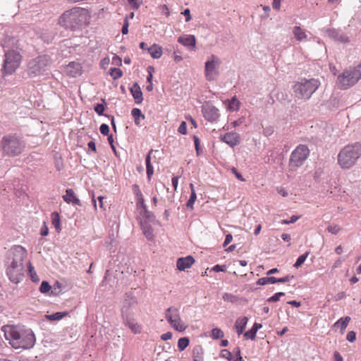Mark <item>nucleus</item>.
<instances>
[{
  "mask_svg": "<svg viewBox=\"0 0 361 361\" xmlns=\"http://www.w3.org/2000/svg\"><path fill=\"white\" fill-rule=\"evenodd\" d=\"M204 352L200 345H195L192 349L193 361H203Z\"/></svg>",
  "mask_w": 361,
  "mask_h": 361,
  "instance_id": "nucleus-26",
  "label": "nucleus"
},
{
  "mask_svg": "<svg viewBox=\"0 0 361 361\" xmlns=\"http://www.w3.org/2000/svg\"><path fill=\"white\" fill-rule=\"evenodd\" d=\"M345 259H341V258H339L335 262L334 264H333L332 266V269H335L336 268H339L342 266V264L343 262Z\"/></svg>",
  "mask_w": 361,
  "mask_h": 361,
  "instance_id": "nucleus-56",
  "label": "nucleus"
},
{
  "mask_svg": "<svg viewBox=\"0 0 361 361\" xmlns=\"http://www.w3.org/2000/svg\"><path fill=\"white\" fill-rule=\"evenodd\" d=\"M178 131L182 135H185L187 133V124L185 121L181 122Z\"/></svg>",
  "mask_w": 361,
  "mask_h": 361,
  "instance_id": "nucleus-47",
  "label": "nucleus"
},
{
  "mask_svg": "<svg viewBox=\"0 0 361 361\" xmlns=\"http://www.w3.org/2000/svg\"><path fill=\"white\" fill-rule=\"evenodd\" d=\"M128 26H129V23H128V17H126V18L124 19L123 25V27H122V30H121V32H122L123 35L128 34Z\"/></svg>",
  "mask_w": 361,
  "mask_h": 361,
  "instance_id": "nucleus-49",
  "label": "nucleus"
},
{
  "mask_svg": "<svg viewBox=\"0 0 361 361\" xmlns=\"http://www.w3.org/2000/svg\"><path fill=\"white\" fill-rule=\"evenodd\" d=\"M87 19V11L84 8L75 7L66 11L61 16L59 23L61 25L71 30L81 25Z\"/></svg>",
  "mask_w": 361,
  "mask_h": 361,
  "instance_id": "nucleus-5",
  "label": "nucleus"
},
{
  "mask_svg": "<svg viewBox=\"0 0 361 361\" xmlns=\"http://www.w3.org/2000/svg\"><path fill=\"white\" fill-rule=\"evenodd\" d=\"M245 121V117H241L239 119L232 122L231 125L233 128H235V127L239 126L242 125L243 123H244Z\"/></svg>",
  "mask_w": 361,
  "mask_h": 361,
  "instance_id": "nucleus-53",
  "label": "nucleus"
},
{
  "mask_svg": "<svg viewBox=\"0 0 361 361\" xmlns=\"http://www.w3.org/2000/svg\"><path fill=\"white\" fill-rule=\"evenodd\" d=\"M190 340L188 337H183L178 339V348L181 352L183 351L189 345Z\"/></svg>",
  "mask_w": 361,
  "mask_h": 361,
  "instance_id": "nucleus-37",
  "label": "nucleus"
},
{
  "mask_svg": "<svg viewBox=\"0 0 361 361\" xmlns=\"http://www.w3.org/2000/svg\"><path fill=\"white\" fill-rule=\"evenodd\" d=\"M202 112L204 118L210 122L216 121L219 116L218 109L209 104L202 106Z\"/></svg>",
  "mask_w": 361,
  "mask_h": 361,
  "instance_id": "nucleus-14",
  "label": "nucleus"
},
{
  "mask_svg": "<svg viewBox=\"0 0 361 361\" xmlns=\"http://www.w3.org/2000/svg\"><path fill=\"white\" fill-rule=\"evenodd\" d=\"M109 74L113 78V79L116 80L122 76L123 72L120 68H111L109 69Z\"/></svg>",
  "mask_w": 361,
  "mask_h": 361,
  "instance_id": "nucleus-38",
  "label": "nucleus"
},
{
  "mask_svg": "<svg viewBox=\"0 0 361 361\" xmlns=\"http://www.w3.org/2000/svg\"><path fill=\"white\" fill-rule=\"evenodd\" d=\"M99 130L104 135H108L109 133V127L107 124L103 123L100 126Z\"/></svg>",
  "mask_w": 361,
  "mask_h": 361,
  "instance_id": "nucleus-46",
  "label": "nucleus"
},
{
  "mask_svg": "<svg viewBox=\"0 0 361 361\" xmlns=\"http://www.w3.org/2000/svg\"><path fill=\"white\" fill-rule=\"evenodd\" d=\"M222 298L224 301H226V302H228L231 303H235L238 300V298L236 295H233L231 293H224L223 295Z\"/></svg>",
  "mask_w": 361,
  "mask_h": 361,
  "instance_id": "nucleus-39",
  "label": "nucleus"
},
{
  "mask_svg": "<svg viewBox=\"0 0 361 361\" xmlns=\"http://www.w3.org/2000/svg\"><path fill=\"white\" fill-rule=\"evenodd\" d=\"M63 200L68 204H72L73 205H81L80 200L76 197L74 191L72 189H67L66 194L63 195Z\"/></svg>",
  "mask_w": 361,
  "mask_h": 361,
  "instance_id": "nucleus-19",
  "label": "nucleus"
},
{
  "mask_svg": "<svg viewBox=\"0 0 361 361\" xmlns=\"http://www.w3.org/2000/svg\"><path fill=\"white\" fill-rule=\"evenodd\" d=\"M276 283V278L274 276L262 277L257 280V284L259 286H264L267 284H273Z\"/></svg>",
  "mask_w": 361,
  "mask_h": 361,
  "instance_id": "nucleus-34",
  "label": "nucleus"
},
{
  "mask_svg": "<svg viewBox=\"0 0 361 361\" xmlns=\"http://www.w3.org/2000/svg\"><path fill=\"white\" fill-rule=\"evenodd\" d=\"M221 140L233 147L240 143V135L236 133H227L221 135Z\"/></svg>",
  "mask_w": 361,
  "mask_h": 361,
  "instance_id": "nucleus-16",
  "label": "nucleus"
},
{
  "mask_svg": "<svg viewBox=\"0 0 361 361\" xmlns=\"http://www.w3.org/2000/svg\"><path fill=\"white\" fill-rule=\"evenodd\" d=\"M154 152L153 149H151L148 154L147 155L146 157V160H145V162H146V168H147V178L149 179L151 176L154 173V169H153V166H152L151 164V154L152 153Z\"/></svg>",
  "mask_w": 361,
  "mask_h": 361,
  "instance_id": "nucleus-32",
  "label": "nucleus"
},
{
  "mask_svg": "<svg viewBox=\"0 0 361 361\" xmlns=\"http://www.w3.org/2000/svg\"><path fill=\"white\" fill-rule=\"evenodd\" d=\"M194 262V258L192 256H188L186 257L178 258L176 262V266L178 269L183 271L190 267Z\"/></svg>",
  "mask_w": 361,
  "mask_h": 361,
  "instance_id": "nucleus-18",
  "label": "nucleus"
},
{
  "mask_svg": "<svg viewBox=\"0 0 361 361\" xmlns=\"http://www.w3.org/2000/svg\"><path fill=\"white\" fill-rule=\"evenodd\" d=\"M361 79V62L356 66L349 67L338 75L336 84L341 90H347Z\"/></svg>",
  "mask_w": 361,
  "mask_h": 361,
  "instance_id": "nucleus-7",
  "label": "nucleus"
},
{
  "mask_svg": "<svg viewBox=\"0 0 361 361\" xmlns=\"http://www.w3.org/2000/svg\"><path fill=\"white\" fill-rule=\"evenodd\" d=\"M361 156V143L355 142L344 147L338 153V162L343 169H350Z\"/></svg>",
  "mask_w": 361,
  "mask_h": 361,
  "instance_id": "nucleus-4",
  "label": "nucleus"
},
{
  "mask_svg": "<svg viewBox=\"0 0 361 361\" xmlns=\"http://www.w3.org/2000/svg\"><path fill=\"white\" fill-rule=\"evenodd\" d=\"M196 198H197V195L195 193V190H192V192H191L190 197L186 203V206H187L188 209H193V204L196 200Z\"/></svg>",
  "mask_w": 361,
  "mask_h": 361,
  "instance_id": "nucleus-42",
  "label": "nucleus"
},
{
  "mask_svg": "<svg viewBox=\"0 0 361 361\" xmlns=\"http://www.w3.org/2000/svg\"><path fill=\"white\" fill-rule=\"evenodd\" d=\"M193 139H194L195 147L197 154H199L200 150V140L199 137L196 135H194Z\"/></svg>",
  "mask_w": 361,
  "mask_h": 361,
  "instance_id": "nucleus-54",
  "label": "nucleus"
},
{
  "mask_svg": "<svg viewBox=\"0 0 361 361\" xmlns=\"http://www.w3.org/2000/svg\"><path fill=\"white\" fill-rule=\"evenodd\" d=\"M131 115L134 118L136 125L140 124V118H142V119L145 118V115L142 114L141 110L137 108L133 109L131 111Z\"/></svg>",
  "mask_w": 361,
  "mask_h": 361,
  "instance_id": "nucleus-35",
  "label": "nucleus"
},
{
  "mask_svg": "<svg viewBox=\"0 0 361 361\" xmlns=\"http://www.w3.org/2000/svg\"><path fill=\"white\" fill-rule=\"evenodd\" d=\"M310 154V150L305 145H299L291 153L288 166L290 171H296L306 161Z\"/></svg>",
  "mask_w": 361,
  "mask_h": 361,
  "instance_id": "nucleus-9",
  "label": "nucleus"
},
{
  "mask_svg": "<svg viewBox=\"0 0 361 361\" xmlns=\"http://www.w3.org/2000/svg\"><path fill=\"white\" fill-rule=\"evenodd\" d=\"M142 230L144 235L148 240H153V238H154L153 228L150 225H149L146 223L142 224Z\"/></svg>",
  "mask_w": 361,
  "mask_h": 361,
  "instance_id": "nucleus-31",
  "label": "nucleus"
},
{
  "mask_svg": "<svg viewBox=\"0 0 361 361\" xmlns=\"http://www.w3.org/2000/svg\"><path fill=\"white\" fill-rule=\"evenodd\" d=\"M151 70L153 71L154 70V68L152 67V66H149L148 68H147V71L149 72V75L147 77V82H149V83H152V74L151 73Z\"/></svg>",
  "mask_w": 361,
  "mask_h": 361,
  "instance_id": "nucleus-62",
  "label": "nucleus"
},
{
  "mask_svg": "<svg viewBox=\"0 0 361 361\" xmlns=\"http://www.w3.org/2000/svg\"><path fill=\"white\" fill-rule=\"evenodd\" d=\"M128 2L133 9H137L142 4V0H128Z\"/></svg>",
  "mask_w": 361,
  "mask_h": 361,
  "instance_id": "nucleus-45",
  "label": "nucleus"
},
{
  "mask_svg": "<svg viewBox=\"0 0 361 361\" xmlns=\"http://www.w3.org/2000/svg\"><path fill=\"white\" fill-rule=\"evenodd\" d=\"M248 319L246 317H241L237 319L235 324V328L238 336L243 334L245 330Z\"/></svg>",
  "mask_w": 361,
  "mask_h": 361,
  "instance_id": "nucleus-22",
  "label": "nucleus"
},
{
  "mask_svg": "<svg viewBox=\"0 0 361 361\" xmlns=\"http://www.w3.org/2000/svg\"><path fill=\"white\" fill-rule=\"evenodd\" d=\"M224 332L219 328H214L212 330V337L214 339L223 338Z\"/></svg>",
  "mask_w": 361,
  "mask_h": 361,
  "instance_id": "nucleus-43",
  "label": "nucleus"
},
{
  "mask_svg": "<svg viewBox=\"0 0 361 361\" xmlns=\"http://www.w3.org/2000/svg\"><path fill=\"white\" fill-rule=\"evenodd\" d=\"M165 317L172 328L176 331L182 332L187 329V325L183 322L180 318V311L177 307L174 306L169 307L166 310Z\"/></svg>",
  "mask_w": 361,
  "mask_h": 361,
  "instance_id": "nucleus-11",
  "label": "nucleus"
},
{
  "mask_svg": "<svg viewBox=\"0 0 361 361\" xmlns=\"http://www.w3.org/2000/svg\"><path fill=\"white\" fill-rule=\"evenodd\" d=\"M327 34L330 38L341 43H348L350 42L349 37L343 32H340L336 29H329Z\"/></svg>",
  "mask_w": 361,
  "mask_h": 361,
  "instance_id": "nucleus-15",
  "label": "nucleus"
},
{
  "mask_svg": "<svg viewBox=\"0 0 361 361\" xmlns=\"http://www.w3.org/2000/svg\"><path fill=\"white\" fill-rule=\"evenodd\" d=\"M232 171H233V173L235 175V177H236L238 180H241V181H245V179L243 178V176H242V175H241V174H240V173L237 171V169H236L233 168Z\"/></svg>",
  "mask_w": 361,
  "mask_h": 361,
  "instance_id": "nucleus-61",
  "label": "nucleus"
},
{
  "mask_svg": "<svg viewBox=\"0 0 361 361\" xmlns=\"http://www.w3.org/2000/svg\"><path fill=\"white\" fill-rule=\"evenodd\" d=\"M130 92L136 104H140L142 102V92L137 82L134 83L130 87Z\"/></svg>",
  "mask_w": 361,
  "mask_h": 361,
  "instance_id": "nucleus-20",
  "label": "nucleus"
},
{
  "mask_svg": "<svg viewBox=\"0 0 361 361\" xmlns=\"http://www.w3.org/2000/svg\"><path fill=\"white\" fill-rule=\"evenodd\" d=\"M240 103V102L235 97H233L228 104V109L231 111H237L239 109Z\"/></svg>",
  "mask_w": 361,
  "mask_h": 361,
  "instance_id": "nucleus-41",
  "label": "nucleus"
},
{
  "mask_svg": "<svg viewBox=\"0 0 361 361\" xmlns=\"http://www.w3.org/2000/svg\"><path fill=\"white\" fill-rule=\"evenodd\" d=\"M309 254H310L309 252H306L303 255L299 256L298 258L297 259L295 263L293 265L294 267H295L296 269L299 268L305 262V261L307 258Z\"/></svg>",
  "mask_w": 361,
  "mask_h": 361,
  "instance_id": "nucleus-40",
  "label": "nucleus"
},
{
  "mask_svg": "<svg viewBox=\"0 0 361 361\" xmlns=\"http://www.w3.org/2000/svg\"><path fill=\"white\" fill-rule=\"evenodd\" d=\"M5 338L16 349H29L35 343V336L30 329L20 326L5 325L1 327Z\"/></svg>",
  "mask_w": 361,
  "mask_h": 361,
  "instance_id": "nucleus-3",
  "label": "nucleus"
},
{
  "mask_svg": "<svg viewBox=\"0 0 361 361\" xmlns=\"http://www.w3.org/2000/svg\"><path fill=\"white\" fill-rule=\"evenodd\" d=\"M262 326V325L261 324L255 323L251 329L244 334L245 339L254 340L258 329H261Z\"/></svg>",
  "mask_w": 361,
  "mask_h": 361,
  "instance_id": "nucleus-24",
  "label": "nucleus"
},
{
  "mask_svg": "<svg viewBox=\"0 0 361 361\" xmlns=\"http://www.w3.org/2000/svg\"><path fill=\"white\" fill-rule=\"evenodd\" d=\"M350 319H351L349 316H347L343 318H341L334 324L333 327L334 328L340 327L341 333L343 334V332L345 330V329L347 328Z\"/></svg>",
  "mask_w": 361,
  "mask_h": 361,
  "instance_id": "nucleus-27",
  "label": "nucleus"
},
{
  "mask_svg": "<svg viewBox=\"0 0 361 361\" xmlns=\"http://www.w3.org/2000/svg\"><path fill=\"white\" fill-rule=\"evenodd\" d=\"M341 230V226L336 224H330L327 227L328 232L334 235L337 234Z\"/></svg>",
  "mask_w": 361,
  "mask_h": 361,
  "instance_id": "nucleus-44",
  "label": "nucleus"
},
{
  "mask_svg": "<svg viewBox=\"0 0 361 361\" xmlns=\"http://www.w3.org/2000/svg\"><path fill=\"white\" fill-rule=\"evenodd\" d=\"M25 146L23 140L13 135H6L1 140L3 152L10 157H16L21 154Z\"/></svg>",
  "mask_w": 361,
  "mask_h": 361,
  "instance_id": "nucleus-8",
  "label": "nucleus"
},
{
  "mask_svg": "<svg viewBox=\"0 0 361 361\" xmlns=\"http://www.w3.org/2000/svg\"><path fill=\"white\" fill-rule=\"evenodd\" d=\"M221 356L222 357H224V358L227 359L228 360H232L231 353L230 351H228V350H226V349L221 350Z\"/></svg>",
  "mask_w": 361,
  "mask_h": 361,
  "instance_id": "nucleus-48",
  "label": "nucleus"
},
{
  "mask_svg": "<svg viewBox=\"0 0 361 361\" xmlns=\"http://www.w3.org/2000/svg\"><path fill=\"white\" fill-rule=\"evenodd\" d=\"M183 15L185 16V21L189 22L191 20V15H190V11L189 8H186L184 10V11L182 13Z\"/></svg>",
  "mask_w": 361,
  "mask_h": 361,
  "instance_id": "nucleus-58",
  "label": "nucleus"
},
{
  "mask_svg": "<svg viewBox=\"0 0 361 361\" xmlns=\"http://www.w3.org/2000/svg\"><path fill=\"white\" fill-rule=\"evenodd\" d=\"M136 304V298L130 293H126L123 305L121 307L122 317L133 316V309L135 307Z\"/></svg>",
  "mask_w": 361,
  "mask_h": 361,
  "instance_id": "nucleus-12",
  "label": "nucleus"
},
{
  "mask_svg": "<svg viewBox=\"0 0 361 361\" xmlns=\"http://www.w3.org/2000/svg\"><path fill=\"white\" fill-rule=\"evenodd\" d=\"M212 270L214 271H216V272H219V271H226V265L216 264V265H215L212 268Z\"/></svg>",
  "mask_w": 361,
  "mask_h": 361,
  "instance_id": "nucleus-55",
  "label": "nucleus"
},
{
  "mask_svg": "<svg viewBox=\"0 0 361 361\" xmlns=\"http://www.w3.org/2000/svg\"><path fill=\"white\" fill-rule=\"evenodd\" d=\"M221 64V59L214 54L207 59L204 65V76L207 81H214L217 79L220 73Z\"/></svg>",
  "mask_w": 361,
  "mask_h": 361,
  "instance_id": "nucleus-10",
  "label": "nucleus"
},
{
  "mask_svg": "<svg viewBox=\"0 0 361 361\" xmlns=\"http://www.w3.org/2000/svg\"><path fill=\"white\" fill-rule=\"evenodd\" d=\"M178 42L185 47H195V37L194 35H186L183 37H180L178 39Z\"/></svg>",
  "mask_w": 361,
  "mask_h": 361,
  "instance_id": "nucleus-23",
  "label": "nucleus"
},
{
  "mask_svg": "<svg viewBox=\"0 0 361 361\" xmlns=\"http://www.w3.org/2000/svg\"><path fill=\"white\" fill-rule=\"evenodd\" d=\"M68 314V312H58L51 314H47V319L49 321H59Z\"/></svg>",
  "mask_w": 361,
  "mask_h": 361,
  "instance_id": "nucleus-33",
  "label": "nucleus"
},
{
  "mask_svg": "<svg viewBox=\"0 0 361 361\" xmlns=\"http://www.w3.org/2000/svg\"><path fill=\"white\" fill-rule=\"evenodd\" d=\"M346 339L349 341V342H354L356 339V334L355 331H350L348 333L347 336H346Z\"/></svg>",
  "mask_w": 361,
  "mask_h": 361,
  "instance_id": "nucleus-50",
  "label": "nucleus"
},
{
  "mask_svg": "<svg viewBox=\"0 0 361 361\" xmlns=\"http://www.w3.org/2000/svg\"><path fill=\"white\" fill-rule=\"evenodd\" d=\"M334 357L336 361H343V357L340 355L338 351H335L334 353Z\"/></svg>",
  "mask_w": 361,
  "mask_h": 361,
  "instance_id": "nucleus-64",
  "label": "nucleus"
},
{
  "mask_svg": "<svg viewBox=\"0 0 361 361\" xmlns=\"http://www.w3.org/2000/svg\"><path fill=\"white\" fill-rule=\"evenodd\" d=\"M172 337V333L170 332V331H168L165 334H163L161 336V340L163 341H167V340H169L171 339Z\"/></svg>",
  "mask_w": 361,
  "mask_h": 361,
  "instance_id": "nucleus-60",
  "label": "nucleus"
},
{
  "mask_svg": "<svg viewBox=\"0 0 361 361\" xmlns=\"http://www.w3.org/2000/svg\"><path fill=\"white\" fill-rule=\"evenodd\" d=\"M147 50L153 59H159L162 55V48L156 44L152 45Z\"/></svg>",
  "mask_w": 361,
  "mask_h": 361,
  "instance_id": "nucleus-25",
  "label": "nucleus"
},
{
  "mask_svg": "<svg viewBox=\"0 0 361 361\" xmlns=\"http://www.w3.org/2000/svg\"><path fill=\"white\" fill-rule=\"evenodd\" d=\"M51 221L52 226L54 227L56 231L59 233L61 230V219L59 214L56 212H53L51 214Z\"/></svg>",
  "mask_w": 361,
  "mask_h": 361,
  "instance_id": "nucleus-28",
  "label": "nucleus"
},
{
  "mask_svg": "<svg viewBox=\"0 0 361 361\" xmlns=\"http://www.w3.org/2000/svg\"><path fill=\"white\" fill-rule=\"evenodd\" d=\"M293 32L298 41H302L307 37L305 32L299 26L294 27Z\"/></svg>",
  "mask_w": 361,
  "mask_h": 361,
  "instance_id": "nucleus-29",
  "label": "nucleus"
},
{
  "mask_svg": "<svg viewBox=\"0 0 361 361\" xmlns=\"http://www.w3.org/2000/svg\"><path fill=\"white\" fill-rule=\"evenodd\" d=\"M123 324L128 326L133 333L137 334L142 331L141 326L135 322L133 316L123 317Z\"/></svg>",
  "mask_w": 361,
  "mask_h": 361,
  "instance_id": "nucleus-17",
  "label": "nucleus"
},
{
  "mask_svg": "<svg viewBox=\"0 0 361 361\" xmlns=\"http://www.w3.org/2000/svg\"><path fill=\"white\" fill-rule=\"evenodd\" d=\"M27 252L21 245H15L8 251L6 259V274L11 282L18 283L23 281L25 265H27Z\"/></svg>",
  "mask_w": 361,
  "mask_h": 361,
  "instance_id": "nucleus-1",
  "label": "nucleus"
},
{
  "mask_svg": "<svg viewBox=\"0 0 361 361\" xmlns=\"http://www.w3.org/2000/svg\"><path fill=\"white\" fill-rule=\"evenodd\" d=\"M94 111L96 113H97L99 116L103 114V112L104 111V106L102 104H97L94 108Z\"/></svg>",
  "mask_w": 361,
  "mask_h": 361,
  "instance_id": "nucleus-52",
  "label": "nucleus"
},
{
  "mask_svg": "<svg viewBox=\"0 0 361 361\" xmlns=\"http://www.w3.org/2000/svg\"><path fill=\"white\" fill-rule=\"evenodd\" d=\"M281 0H273L272 7L274 9L279 11L281 8Z\"/></svg>",
  "mask_w": 361,
  "mask_h": 361,
  "instance_id": "nucleus-59",
  "label": "nucleus"
},
{
  "mask_svg": "<svg viewBox=\"0 0 361 361\" xmlns=\"http://www.w3.org/2000/svg\"><path fill=\"white\" fill-rule=\"evenodd\" d=\"M66 71H73V72L79 74H82V68L80 63L75 61L69 63L65 68Z\"/></svg>",
  "mask_w": 361,
  "mask_h": 361,
  "instance_id": "nucleus-30",
  "label": "nucleus"
},
{
  "mask_svg": "<svg viewBox=\"0 0 361 361\" xmlns=\"http://www.w3.org/2000/svg\"><path fill=\"white\" fill-rule=\"evenodd\" d=\"M233 240V236L231 234H227L226 235V238H225V240L223 243V247H226Z\"/></svg>",
  "mask_w": 361,
  "mask_h": 361,
  "instance_id": "nucleus-57",
  "label": "nucleus"
},
{
  "mask_svg": "<svg viewBox=\"0 0 361 361\" xmlns=\"http://www.w3.org/2000/svg\"><path fill=\"white\" fill-rule=\"evenodd\" d=\"M45 67V56H39L32 60L28 63L27 69L31 75H37L42 73Z\"/></svg>",
  "mask_w": 361,
  "mask_h": 361,
  "instance_id": "nucleus-13",
  "label": "nucleus"
},
{
  "mask_svg": "<svg viewBox=\"0 0 361 361\" xmlns=\"http://www.w3.org/2000/svg\"><path fill=\"white\" fill-rule=\"evenodd\" d=\"M62 292V286L58 282L55 281L53 286L47 282V295H58Z\"/></svg>",
  "mask_w": 361,
  "mask_h": 361,
  "instance_id": "nucleus-21",
  "label": "nucleus"
},
{
  "mask_svg": "<svg viewBox=\"0 0 361 361\" xmlns=\"http://www.w3.org/2000/svg\"><path fill=\"white\" fill-rule=\"evenodd\" d=\"M279 300V298L278 297L276 293H275L274 295L269 298L267 301L269 302H277Z\"/></svg>",
  "mask_w": 361,
  "mask_h": 361,
  "instance_id": "nucleus-63",
  "label": "nucleus"
},
{
  "mask_svg": "<svg viewBox=\"0 0 361 361\" xmlns=\"http://www.w3.org/2000/svg\"><path fill=\"white\" fill-rule=\"evenodd\" d=\"M319 85L320 82L317 79L302 78L293 85L294 95L298 99L307 100L315 92Z\"/></svg>",
  "mask_w": 361,
  "mask_h": 361,
  "instance_id": "nucleus-6",
  "label": "nucleus"
},
{
  "mask_svg": "<svg viewBox=\"0 0 361 361\" xmlns=\"http://www.w3.org/2000/svg\"><path fill=\"white\" fill-rule=\"evenodd\" d=\"M1 47L4 54L1 71L3 76L10 75L20 66L23 59L21 49L18 40L8 35L4 36L1 40Z\"/></svg>",
  "mask_w": 361,
  "mask_h": 361,
  "instance_id": "nucleus-2",
  "label": "nucleus"
},
{
  "mask_svg": "<svg viewBox=\"0 0 361 361\" xmlns=\"http://www.w3.org/2000/svg\"><path fill=\"white\" fill-rule=\"evenodd\" d=\"M293 279V276L287 275L284 277L276 279V283H286L291 281Z\"/></svg>",
  "mask_w": 361,
  "mask_h": 361,
  "instance_id": "nucleus-51",
  "label": "nucleus"
},
{
  "mask_svg": "<svg viewBox=\"0 0 361 361\" xmlns=\"http://www.w3.org/2000/svg\"><path fill=\"white\" fill-rule=\"evenodd\" d=\"M27 269L31 280L35 283L39 282V279L38 278L36 272L34 270V267L32 266L30 261H27Z\"/></svg>",
  "mask_w": 361,
  "mask_h": 361,
  "instance_id": "nucleus-36",
  "label": "nucleus"
}]
</instances>
